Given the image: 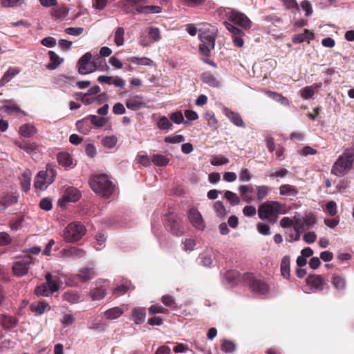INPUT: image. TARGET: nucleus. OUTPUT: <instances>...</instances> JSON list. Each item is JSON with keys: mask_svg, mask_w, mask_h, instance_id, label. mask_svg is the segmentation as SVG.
I'll return each mask as SVG.
<instances>
[{"mask_svg": "<svg viewBox=\"0 0 354 354\" xmlns=\"http://www.w3.org/2000/svg\"><path fill=\"white\" fill-rule=\"evenodd\" d=\"M92 54L86 53L80 57L77 62L78 73L81 75H87L95 72V68H92Z\"/></svg>", "mask_w": 354, "mask_h": 354, "instance_id": "nucleus-11", "label": "nucleus"}, {"mask_svg": "<svg viewBox=\"0 0 354 354\" xmlns=\"http://www.w3.org/2000/svg\"><path fill=\"white\" fill-rule=\"evenodd\" d=\"M257 198L259 201H263L270 192V188L267 185L257 187Z\"/></svg>", "mask_w": 354, "mask_h": 354, "instance_id": "nucleus-48", "label": "nucleus"}, {"mask_svg": "<svg viewBox=\"0 0 354 354\" xmlns=\"http://www.w3.org/2000/svg\"><path fill=\"white\" fill-rule=\"evenodd\" d=\"M0 322L4 328L10 329L17 326L18 321L12 316L1 315Z\"/></svg>", "mask_w": 354, "mask_h": 354, "instance_id": "nucleus-26", "label": "nucleus"}, {"mask_svg": "<svg viewBox=\"0 0 354 354\" xmlns=\"http://www.w3.org/2000/svg\"><path fill=\"white\" fill-rule=\"evenodd\" d=\"M223 113L236 127H245V124L239 113L232 111V110L227 107H224L223 109Z\"/></svg>", "mask_w": 354, "mask_h": 354, "instance_id": "nucleus-16", "label": "nucleus"}, {"mask_svg": "<svg viewBox=\"0 0 354 354\" xmlns=\"http://www.w3.org/2000/svg\"><path fill=\"white\" fill-rule=\"evenodd\" d=\"M158 127L161 130H168L172 127L171 122L166 116H162L157 123Z\"/></svg>", "mask_w": 354, "mask_h": 354, "instance_id": "nucleus-53", "label": "nucleus"}, {"mask_svg": "<svg viewBox=\"0 0 354 354\" xmlns=\"http://www.w3.org/2000/svg\"><path fill=\"white\" fill-rule=\"evenodd\" d=\"M85 254L84 250L76 247H69L63 251V256L68 260H75L83 257Z\"/></svg>", "mask_w": 354, "mask_h": 354, "instance_id": "nucleus-17", "label": "nucleus"}, {"mask_svg": "<svg viewBox=\"0 0 354 354\" xmlns=\"http://www.w3.org/2000/svg\"><path fill=\"white\" fill-rule=\"evenodd\" d=\"M59 164L65 167H70L73 165V158L67 152H60L57 157Z\"/></svg>", "mask_w": 354, "mask_h": 354, "instance_id": "nucleus-32", "label": "nucleus"}, {"mask_svg": "<svg viewBox=\"0 0 354 354\" xmlns=\"http://www.w3.org/2000/svg\"><path fill=\"white\" fill-rule=\"evenodd\" d=\"M326 212L330 216H334L337 214V204L335 201H329L326 205Z\"/></svg>", "mask_w": 354, "mask_h": 354, "instance_id": "nucleus-64", "label": "nucleus"}, {"mask_svg": "<svg viewBox=\"0 0 354 354\" xmlns=\"http://www.w3.org/2000/svg\"><path fill=\"white\" fill-rule=\"evenodd\" d=\"M225 16L232 23L239 26L243 29L247 30L251 27V21L245 14L242 12L227 8L225 10Z\"/></svg>", "mask_w": 354, "mask_h": 354, "instance_id": "nucleus-8", "label": "nucleus"}, {"mask_svg": "<svg viewBox=\"0 0 354 354\" xmlns=\"http://www.w3.org/2000/svg\"><path fill=\"white\" fill-rule=\"evenodd\" d=\"M64 31L68 35H73V36H79L83 32L84 28H82V27H69V28H66Z\"/></svg>", "mask_w": 354, "mask_h": 354, "instance_id": "nucleus-63", "label": "nucleus"}, {"mask_svg": "<svg viewBox=\"0 0 354 354\" xmlns=\"http://www.w3.org/2000/svg\"><path fill=\"white\" fill-rule=\"evenodd\" d=\"M50 62L47 65V68L50 70L56 69L64 61L63 58H61L53 51H49Z\"/></svg>", "mask_w": 354, "mask_h": 354, "instance_id": "nucleus-30", "label": "nucleus"}, {"mask_svg": "<svg viewBox=\"0 0 354 354\" xmlns=\"http://www.w3.org/2000/svg\"><path fill=\"white\" fill-rule=\"evenodd\" d=\"M216 32L214 30H205L198 34L201 41L199 52L205 57H209L211 50L215 47Z\"/></svg>", "mask_w": 354, "mask_h": 354, "instance_id": "nucleus-5", "label": "nucleus"}, {"mask_svg": "<svg viewBox=\"0 0 354 354\" xmlns=\"http://www.w3.org/2000/svg\"><path fill=\"white\" fill-rule=\"evenodd\" d=\"M64 198L68 202H76L81 197L80 192L75 187H68L64 192Z\"/></svg>", "mask_w": 354, "mask_h": 354, "instance_id": "nucleus-24", "label": "nucleus"}, {"mask_svg": "<svg viewBox=\"0 0 354 354\" xmlns=\"http://www.w3.org/2000/svg\"><path fill=\"white\" fill-rule=\"evenodd\" d=\"M162 8L158 6H138L136 8V11L139 13H160L161 12Z\"/></svg>", "mask_w": 354, "mask_h": 354, "instance_id": "nucleus-35", "label": "nucleus"}, {"mask_svg": "<svg viewBox=\"0 0 354 354\" xmlns=\"http://www.w3.org/2000/svg\"><path fill=\"white\" fill-rule=\"evenodd\" d=\"M213 256L211 252H205L200 254L198 259L203 266L211 267L213 264Z\"/></svg>", "mask_w": 354, "mask_h": 354, "instance_id": "nucleus-38", "label": "nucleus"}, {"mask_svg": "<svg viewBox=\"0 0 354 354\" xmlns=\"http://www.w3.org/2000/svg\"><path fill=\"white\" fill-rule=\"evenodd\" d=\"M239 272L235 270H229L225 274V279L231 284L234 285L237 283Z\"/></svg>", "mask_w": 354, "mask_h": 354, "instance_id": "nucleus-54", "label": "nucleus"}, {"mask_svg": "<svg viewBox=\"0 0 354 354\" xmlns=\"http://www.w3.org/2000/svg\"><path fill=\"white\" fill-rule=\"evenodd\" d=\"M54 292H51V288L46 283H43L37 286L35 290V293L39 296L48 297Z\"/></svg>", "mask_w": 354, "mask_h": 354, "instance_id": "nucleus-42", "label": "nucleus"}, {"mask_svg": "<svg viewBox=\"0 0 354 354\" xmlns=\"http://www.w3.org/2000/svg\"><path fill=\"white\" fill-rule=\"evenodd\" d=\"M21 185L24 192H27L30 187L31 172L29 169L25 170L19 177Z\"/></svg>", "mask_w": 354, "mask_h": 354, "instance_id": "nucleus-28", "label": "nucleus"}, {"mask_svg": "<svg viewBox=\"0 0 354 354\" xmlns=\"http://www.w3.org/2000/svg\"><path fill=\"white\" fill-rule=\"evenodd\" d=\"M145 105L143 97L141 95H135L130 97L126 102V106L129 109L136 111Z\"/></svg>", "mask_w": 354, "mask_h": 354, "instance_id": "nucleus-21", "label": "nucleus"}, {"mask_svg": "<svg viewBox=\"0 0 354 354\" xmlns=\"http://www.w3.org/2000/svg\"><path fill=\"white\" fill-rule=\"evenodd\" d=\"M314 37V34L306 29L303 33L295 35L292 37V41L295 44H300L305 41H310V40H313Z\"/></svg>", "mask_w": 354, "mask_h": 354, "instance_id": "nucleus-25", "label": "nucleus"}, {"mask_svg": "<svg viewBox=\"0 0 354 354\" xmlns=\"http://www.w3.org/2000/svg\"><path fill=\"white\" fill-rule=\"evenodd\" d=\"M130 290V283L127 282L123 284L118 285L114 290L113 293L116 295H123Z\"/></svg>", "mask_w": 354, "mask_h": 354, "instance_id": "nucleus-58", "label": "nucleus"}, {"mask_svg": "<svg viewBox=\"0 0 354 354\" xmlns=\"http://www.w3.org/2000/svg\"><path fill=\"white\" fill-rule=\"evenodd\" d=\"M86 232L85 227L78 222L69 223L63 232L66 242L73 243L80 240Z\"/></svg>", "mask_w": 354, "mask_h": 354, "instance_id": "nucleus-6", "label": "nucleus"}, {"mask_svg": "<svg viewBox=\"0 0 354 354\" xmlns=\"http://www.w3.org/2000/svg\"><path fill=\"white\" fill-rule=\"evenodd\" d=\"M257 231L259 234L268 236L270 234V229L268 225L262 223H259L257 225Z\"/></svg>", "mask_w": 354, "mask_h": 354, "instance_id": "nucleus-62", "label": "nucleus"}, {"mask_svg": "<svg viewBox=\"0 0 354 354\" xmlns=\"http://www.w3.org/2000/svg\"><path fill=\"white\" fill-rule=\"evenodd\" d=\"M316 219L313 216H307L305 217L294 218L293 228L299 232H304L311 228L315 223Z\"/></svg>", "mask_w": 354, "mask_h": 354, "instance_id": "nucleus-10", "label": "nucleus"}, {"mask_svg": "<svg viewBox=\"0 0 354 354\" xmlns=\"http://www.w3.org/2000/svg\"><path fill=\"white\" fill-rule=\"evenodd\" d=\"M63 299L71 304H77L81 301L80 295L77 292L73 291L64 292L63 295Z\"/></svg>", "mask_w": 354, "mask_h": 354, "instance_id": "nucleus-39", "label": "nucleus"}, {"mask_svg": "<svg viewBox=\"0 0 354 354\" xmlns=\"http://www.w3.org/2000/svg\"><path fill=\"white\" fill-rule=\"evenodd\" d=\"M123 311L119 307H114L107 310L104 315L106 319H114L118 318L120 315H122Z\"/></svg>", "mask_w": 354, "mask_h": 354, "instance_id": "nucleus-46", "label": "nucleus"}, {"mask_svg": "<svg viewBox=\"0 0 354 354\" xmlns=\"http://www.w3.org/2000/svg\"><path fill=\"white\" fill-rule=\"evenodd\" d=\"M290 257L284 256L281 261V273L282 276L286 279H288L290 276Z\"/></svg>", "mask_w": 354, "mask_h": 354, "instance_id": "nucleus-31", "label": "nucleus"}, {"mask_svg": "<svg viewBox=\"0 0 354 354\" xmlns=\"http://www.w3.org/2000/svg\"><path fill=\"white\" fill-rule=\"evenodd\" d=\"M202 81L212 87H219L221 84V81L213 74L205 72L201 75Z\"/></svg>", "mask_w": 354, "mask_h": 354, "instance_id": "nucleus-23", "label": "nucleus"}, {"mask_svg": "<svg viewBox=\"0 0 354 354\" xmlns=\"http://www.w3.org/2000/svg\"><path fill=\"white\" fill-rule=\"evenodd\" d=\"M32 264V258L30 256H25L13 263V272L17 276H24L28 273V270Z\"/></svg>", "mask_w": 354, "mask_h": 354, "instance_id": "nucleus-9", "label": "nucleus"}, {"mask_svg": "<svg viewBox=\"0 0 354 354\" xmlns=\"http://www.w3.org/2000/svg\"><path fill=\"white\" fill-rule=\"evenodd\" d=\"M224 24L225 28L232 34V38L234 46L239 48L242 47L244 44L242 37L245 36V32L230 22L225 21Z\"/></svg>", "mask_w": 354, "mask_h": 354, "instance_id": "nucleus-12", "label": "nucleus"}, {"mask_svg": "<svg viewBox=\"0 0 354 354\" xmlns=\"http://www.w3.org/2000/svg\"><path fill=\"white\" fill-rule=\"evenodd\" d=\"M306 281L311 290L322 291L326 284L322 275L310 274L307 277Z\"/></svg>", "mask_w": 354, "mask_h": 354, "instance_id": "nucleus-14", "label": "nucleus"}, {"mask_svg": "<svg viewBox=\"0 0 354 354\" xmlns=\"http://www.w3.org/2000/svg\"><path fill=\"white\" fill-rule=\"evenodd\" d=\"M170 119L171 121H173L176 124H181L183 123L184 124H189V121L184 120V117L181 111H177L172 113L170 115Z\"/></svg>", "mask_w": 354, "mask_h": 354, "instance_id": "nucleus-49", "label": "nucleus"}, {"mask_svg": "<svg viewBox=\"0 0 354 354\" xmlns=\"http://www.w3.org/2000/svg\"><path fill=\"white\" fill-rule=\"evenodd\" d=\"M151 162L156 166L164 167L169 164V160L162 154H153Z\"/></svg>", "mask_w": 354, "mask_h": 354, "instance_id": "nucleus-37", "label": "nucleus"}, {"mask_svg": "<svg viewBox=\"0 0 354 354\" xmlns=\"http://www.w3.org/2000/svg\"><path fill=\"white\" fill-rule=\"evenodd\" d=\"M89 120L94 126L97 127H102L107 122V119L104 118L99 117L95 115H89L84 118L83 119L77 121L76 126L79 127L82 124H83L85 122H87Z\"/></svg>", "mask_w": 354, "mask_h": 354, "instance_id": "nucleus-15", "label": "nucleus"}, {"mask_svg": "<svg viewBox=\"0 0 354 354\" xmlns=\"http://www.w3.org/2000/svg\"><path fill=\"white\" fill-rule=\"evenodd\" d=\"M30 308L36 316L44 314L50 309L49 304L45 301H39L31 304Z\"/></svg>", "mask_w": 354, "mask_h": 354, "instance_id": "nucleus-20", "label": "nucleus"}, {"mask_svg": "<svg viewBox=\"0 0 354 354\" xmlns=\"http://www.w3.org/2000/svg\"><path fill=\"white\" fill-rule=\"evenodd\" d=\"M214 210L217 216L223 218L227 214L226 209L221 201H216L214 204Z\"/></svg>", "mask_w": 354, "mask_h": 354, "instance_id": "nucleus-47", "label": "nucleus"}, {"mask_svg": "<svg viewBox=\"0 0 354 354\" xmlns=\"http://www.w3.org/2000/svg\"><path fill=\"white\" fill-rule=\"evenodd\" d=\"M149 36L152 42L159 41L161 38L159 28L156 27H151L149 30Z\"/></svg>", "mask_w": 354, "mask_h": 354, "instance_id": "nucleus-57", "label": "nucleus"}, {"mask_svg": "<svg viewBox=\"0 0 354 354\" xmlns=\"http://www.w3.org/2000/svg\"><path fill=\"white\" fill-rule=\"evenodd\" d=\"M103 145L109 149L113 148L118 142V138L115 136H106L102 139Z\"/></svg>", "mask_w": 354, "mask_h": 354, "instance_id": "nucleus-51", "label": "nucleus"}, {"mask_svg": "<svg viewBox=\"0 0 354 354\" xmlns=\"http://www.w3.org/2000/svg\"><path fill=\"white\" fill-rule=\"evenodd\" d=\"M68 11L64 7L58 8L52 10V16L55 19H62L68 15Z\"/></svg>", "mask_w": 354, "mask_h": 354, "instance_id": "nucleus-52", "label": "nucleus"}, {"mask_svg": "<svg viewBox=\"0 0 354 354\" xmlns=\"http://www.w3.org/2000/svg\"><path fill=\"white\" fill-rule=\"evenodd\" d=\"M128 60L133 64H136L138 65H142V66H151L153 64V61L146 57H131L128 58Z\"/></svg>", "mask_w": 354, "mask_h": 354, "instance_id": "nucleus-43", "label": "nucleus"}, {"mask_svg": "<svg viewBox=\"0 0 354 354\" xmlns=\"http://www.w3.org/2000/svg\"><path fill=\"white\" fill-rule=\"evenodd\" d=\"M353 161V153L346 149L335 162L331 169V174L337 176L345 175L351 169Z\"/></svg>", "mask_w": 354, "mask_h": 354, "instance_id": "nucleus-3", "label": "nucleus"}, {"mask_svg": "<svg viewBox=\"0 0 354 354\" xmlns=\"http://www.w3.org/2000/svg\"><path fill=\"white\" fill-rule=\"evenodd\" d=\"M279 194L281 196H295L298 194V191L295 186L285 184L280 186Z\"/></svg>", "mask_w": 354, "mask_h": 354, "instance_id": "nucleus-33", "label": "nucleus"}, {"mask_svg": "<svg viewBox=\"0 0 354 354\" xmlns=\"http://www.w3.org/2000/svg\"><path fill=\"white\" fill-rule=\"evenodd\" d=\"M56 175L55 167L52 165H47L46 170L39 171L35 176V187L37 189L45 190L48 185L54 182Z\"/></svg>", "mask_w": 354, "mask_h": 354, "instance_id": "nucleus-4", "label": "nucleus"}, {"mask_svg": "<svg viewBox=\"0 0 354 354\" xmlns=\"http://www.w3.org/2000/svg\"><path fill=\"white\" fill-rule=\"evenodd\" d=\"M19 132L24 137H30L36 133V129L34 126L26 124L20 127Z\"/></svg>", "mask_w": 354, "mask_h": 354, "instance_id": "nucleus-41", "label": "nucleus"}, {"mask_svg": "<svg viewBox=\"0 0 354 354\" xmlns=\"http://www.w3.org/2000/svg\"><path fill=\"white\" fill-rule=\"evenodd\" d=\"M258 216L261 220L274 223L279 214H283L282 205L279 201H267L259 206Z\"/></svg>", "mask_w": 354, "mask_h": 354, "instance_id": "nucleus-2", "label": "nucleus"}, {"mask_svg": "<svg viewBox=\"0 0 354 354\" xmlns=\"http://www.w3.org/2000/svg\"><path fill=\"white\" fill-rule=\"evenodd\" d=\"M332 283L337 290H343L346 287L345 279L339 274H334L332 277Z\"/></svg>", "mask_w": 354, "mask_h": 354, "instance_id": "nucleus-45", "label": "nucleus"}, {"mask_svg": "<svg viewBox=\"0 0 354 354\" xmlns=\"http://www.w3.org/2000/svg\"><path fill=\"white\" fill-rule=\"evenodd\" d=\"M104 94H100L97 97H93V96H87L84 95V97L81 98V101L83 104L85 105H88L94 102L97 99L99 100H104Z\"/></svg>", "mask_w": 354, "mask_h": 354, "instance_id": "nucleus-61", "label": "nucleus"}, {"mask_svg": "<svg viewBox=\"0 0 354 354\" xmlns=\"http://www.w3.org/2000/svg\"><path fill=\"white\" fill-rule=\"evenodd\" d=\"M17 202V198L15 196L7 194L0 198V211L6 209L10 206Z\"/></svg>", "mask_w": 354, "mask_h": 354, "instance_id": "nucleus-27", "label": "nucleus"}, {"mask_svg": "<svg viewBox=\"0 0 354 354\" xmlns=\"http://www.w3.org/2000/svg\"><path fill=\"white\" fill-rule=\"evenodd\" d=\"M225 198L230 202L232 206L237 205L240 203V199L237 195L231 191H226L225 192Z\"/></svg>", "mask_w": 354, "mask_h": 354, "instance_id": "nucleus-50", "label": "nucleus"}, {"mask_svg": "<svg viewBox=\"0 0 354 354\" xmlns=\"http://www.w3.org/2000/svg\"><path fill=\"white\" fill-rule=\"evenodd\" d=\"M89 184L93 192L104 198L110 197L115 188V185L106 174L93 176L89 180Z\"/></svg>", "mask_w": 354, "mask_h": 354, "instance_id": "nucleus-1", "label": "nucleus"}, {"mask_svg": "<svg viewBox=\"0 0 354 354\" xmlns=\"http://www.w3.org/2000/svg\"><path fill=\"white\" fill-rule=\"evenodd\" d=\"M96 275L94 268H82L78 273L71 274L67 277V283L71 286H77L79 282H86Z\"/></svg>", "mask_w": 354, "mask_h": 354, "instance_id": "nucleus-7", "label": "nucleus"}, {"mask_svg": "<svg viewBox=\"0 0 354 354\" xmlns=\"http://www.w3.org/2000/svg\"><path fill=\"white\" fill-rule=\"evenodd\" d=\"M229 159L224 156L218 155L211 160V164L214 166H220L229 162Z\"/></svg>", "mask_w": 354, "mask_h": 354, "instance_id": "nucleus-56", "label": "nucleus"}, {"mask_svg": "<svg viewBox=\"0 0 354 354\" xmlns=\"http://www.w3.org/2000/svg\"><path fill=\"white\" fill-rule=\"evenodd\" d=\"M266 94L270 98L274 100L276 102H279L283 106H288L290 104L288 99L279 93L271 91H266Z\"/></svg>", "mask_w": 354, "mask_h": 354, "instance_id": "nucleus-34", "label": "nucleus"}, {"mask_svg": "<svg viewBox=\"0 0 354 354\" xmlns=\"http://www.w3.org/2000/svg\"><path fill=\"white\" fill-rule=\"evenodd\" d=\"M15 145L24 151L30 153L37 150V146L35 142L15 141Z\"/></svg>", "mask_w": 354, "mask_h": 354, "instance_id": "nucleus-36", "label": "nucleus"}, {"mask_svg": "<svg viewBox=\"0 0 354 354\" xmlns=\"http://www.w3.org/2000/svg\"><path fill=\"white\" fill-rule=\"evenodd\" d=\"M188 218L193 227L198 230L203 231L205 227V222L201 214L195 208H190L188 211Z\"/></svg>", "mask_w": 354, "mask_h": 354, "instance_id": "nucleus-13", "label": "nucleus"}, {"mask_svg": "<svg viewBox=\"0 0 354 354\" xmlns=\"http://www.w3.org/2000/svg\"><path fill=\"white\" fill-rule=\"evenodd\" d=\"M124 29L122 27H118L114 32V41L118 46L124 45Z\"/></svg>", "mask_w": 354, "mask_h": 354, "instance_id": "nucleus-40", "label": "nucleus"}, {"mask_svg": "<svg viewBox=\"0 0 354 354\" xmlns=\"http://www.w3.org/2000/svg\"><path fill=\"white\" fill-rule=\"evenodd\" d=\"M60 322L66 326H70L75 322V317L71 313H63Z\"/></svg>", "mask_w": 354, "mask_h": 354, "instance_id": "nucleus-55", "label": "nucleus"}, {"mask_svg": "<svg viewBox=\"0 0 354 354\" xmlns=\"http://www.w3.org/2000/svg\"><path fill=\"white\" fill-rule=\"evenodd\" d=\"M132 317L136 324H140L145 320L146 311L144 308H134L132 311Z\"/></svg>", "mask_w": 354, "mask_h": 354, "instance_id": "nucleus-29", "label": "nucleus"}, {"mask_svg": "<svg viewBox=\"0 0 354 354\" xmlns=\"http://www.w3.org/2000/svg\"><path fill=\"white\" fill-rule=\"evenodd\" d=\"M61 281L59 279V278L57 277V276H54L53 278L52 279L51 281H50V283H46L49 288H51V292H57L60 286H61Z\"/></svg>", "mask_w": 354, "mask_h": 354, "instance_id": "nucleus-59", "label": "nucleus"}, {"mask_svg": "<svg viewBox=\"0 0 354 354\" xmlns=\"http://www.w3.org/2000/svg\"><path fill=\"white\" fill-rule=\"evenodd\" d=\"M20 72V69L17 67H10L6 71L2 77L0 79V86H3L6 84L11 81Z\"/></svg>", "mask_w": 354, "mask_h": 354, "instance_id": "nucleus-22", "label": "nucleus"}, {"mask_svg": "<svg viewBox=\"0 0 354 354\" xmlns=\"http://www.w3.org/2000/svg\"><path fill=\"white\" fill-rule=\"evenodd\" d=\"M167 222V225L174 235L179 236L183 234L184 228L179 220L176 219L174 216H171L168 218Z\"/></svg>", "mask_w": 354, "mask_h": 354, "instance_id": "nucleus-19", "label": "nucleus"}, {"mask_svg": "<svg viewBox=\"0 0 354 354\" xmlns=\"http://www.w3.org/2000/svg\"><path fill=\"white\" fill-rule=\"evenodd\" d=\"M91 297L93 300H100L106 295V290L103 287L95 288L91 290Z\"/></svg>", "mask_w": 354, "mask_h": 354, "instance_id": "nucleus-44", "label": "nucleus"}, {"mask_svg": "<svg viewBox=\"0 0 354 354\" xmlns=\"http://www.w3.org/2000/svg\"><path fill=\"white\" fill-rule=\"evenodd\" d=\"M185 140V138L182 135H175L172 136L166 137L165 139V142L171 143V144H177L183 142Z\"/></svg>", "mask_w": 354, "mask_h": 354, "instance_id": "nucleus-60", "label": "nucleus"}, {"mask_svg": "<svg viewBox=\"0 0 354 354\" xmlns=\"http://www.w3.org/2000/svg\"><path fill=\"white\" fill-rule=\"evenodd\" d=\"M250 287L254 292L259 295H266L269 290L268 284L257 279L251 281Z\"/></svg>", "mask_w": 354, "mask_h": 354, "instance_id": "nucleus-18", "label": "nucleus"}]
</instances>
